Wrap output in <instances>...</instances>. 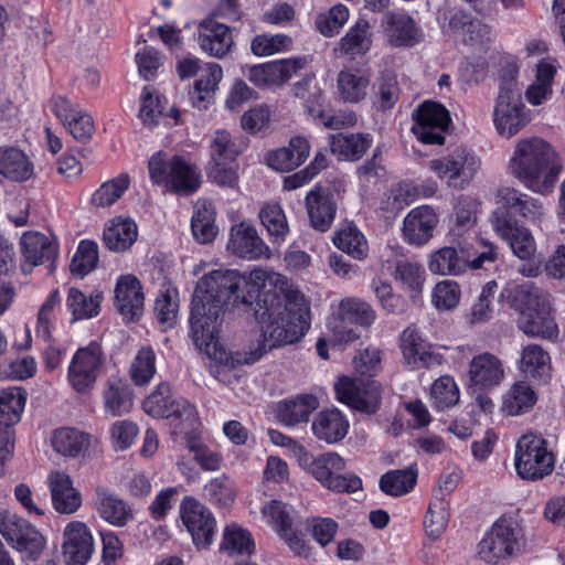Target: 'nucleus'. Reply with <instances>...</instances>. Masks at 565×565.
<instances>
[{
  "mask_svg": "<svg viewBox=\"0 0 565 565\" xmlns=\"http://www.w3.org/2000/svg\"><path fill=\"white\" fill-rule=\"evenodd\" d=\"M282 278L255 267L213 270L194 290L190 335L196 349L232 366L253 364L282 343Z\"/></svg>",
  "mask_w": 565,
  "mask_h": 565,
  "instance_id": "f257e3e1",
  "label": "nucleus"
},
{
  "mask_svg": "<svg viewBox=\"0 0 565 565\" xmlns=\"http://www.w3.org/2000/svg\"><path fill=\"white\" fill-rule=\"evenodd\" d=\"M562 168L557 152L540 137L520 139L508 166L521 184L542 195L553 191Z\"/></svg>",
  "mask_w": 565,
  "mask_h": 565,
  "instance_id": "f03ea898",
  "label": "nucleus"
},
{
  "mask_svg": "<svg viewBox=\"0 0 565 565\" xmlns=\"http://www.w3.org/2000/svg\"><path fill=\"white\" fill-rule=\"evenodd\" d=\"M285 448L306 471L323 487L335 492H355L362 488L361 479L354 473L343 475L345 460L337 452L329 451L312 456L302 445L285 436Z\"/></svg>",
  "mask_w": 565,
  "mask_h": 565,
  "instance_id": "7ed1b4c3",
  "label": "nucleus"
},
{
  "mask_svg": "<svg viewBox=\"0 0 565 565\" xmlns=\"http://www.w3.org/2000/svg\"><path fill=\"white\" fill-rule=\"evenodd\" d=\"M493 231L508 243L513 254L523 263L518 271L524 277L542 274L544 257L536 253V243L529 228L519 225L507 210H495L490 218Z\"/></svg>",
  "mask_w": 565,
  "mask_h": 565,
  "instance_id": "20e7f679",
  "label": "nucleus"
},
{
  "mask_svg": "<svg viewBox=\"0 0 565 565\" xmlns=\"http://www.w3.org/2000/svg\"><path fill=\"white\" fill-rule=\"evenodd\" d=\"M507 74V76L503 74L500 79L492 119L497 132L510 139L531 122L532 115L522 100L515 70H508Z\"/></svg>",
  "mask_w": 565,
  "mask_h": 565,
  "instance_id": "39448f33",
  "label": "nucleus"
},
{
  "mask_svg": "<svg viewBox=\"0 0 565 565\" xmlns=\"http://www.w3.org/2000/svg\"><path fill=\"white\" fill-rule=\"evenodd\" d=\"M153 184L183 194L195 192L201 185L199 168L182 156L156 152L148 162Z\"/></svg>",
  "mask_w": 565,
  "mask_h": 565,
  "instance_id": "423d86ee",
  "label": "nucleus"
},
{
  "mask_svg": "<svg viewBox=\"0 0 565 565\" xmlns=\"http://www.w3.org/2000/svg\"><path fill=\"white\" fill-rule=\"evenodd\" d=\"M527 542L519 524L499 519L478 544V556L490 565L514 558L526 551Z\"/></svg>",
  "mask_w": 565,
  "mask_h": 565,
  "instance_id": "0eeeda50",
  "label": "nucleus"
},
{
  "mask_svg": "<svg viewBox=\"0 0 565 565\" xmlns=\"http://www.w3.org/2000/svg\"><path fill=\"white\" fill-rule=\"evenodd\" d=\"M514 467L518 476L526 481H539L551 475L555 456L548 441L541 435H523L515 445Z\"/></svg>",
  "mask_w": 565,
  "mask_h": 565,
  "instance_id": "6e6552de",
  "label": "nucleus"
},
{
  "mask_svg": "<svg viewBox=\"0 0 565 565\" xmlns=\"http://www.w3.org/2000/svg\"><path fill=\"white\" fill-rule=\"evenodd\" d=\"M376 312L366 301L360 298H344L340 301L339 311L328 320L327 327L332 334V345L347 344L360 338L358 327L369 328L374 323Z\"/></svg>",
  "mask_w": 565,
  "mask_h": 565,
  "instance_id": "1a4fd4ad",
  "label": "nucleus"
},
{
  "mask_svg": "<svg viewBox=\"0 0 565 565\" xmlns=\"http://www.w3.org/2000/svg\"><path fill=\"white\" fill-rule=\"evenodd\" d=\"M105 354L97 341L78 348L67 367V382L78 394L92 392L103 372Z\"/></svg>",
  "mask_w": 565,
  "mask_h": 565,
  "instance_id": "9d476101",
  "label": "nucleus"
},
{
  "mask_svg": "<svg viewBox=\"0 0 565 565\" xmlns=\"http://www.w3.org/2000/svg\"><path fill=\"white\" fill-rule=\"evenodd\" d=\"M337 399L350 408L366 414H375L382 403L383 387L374 379L343 375L334 384Z\"/></svg>",
  "mask_w": 565,
  "mask_h": 565,
  "instance_id": "9b49d317",
  "label": "nucleus"
},
{
  "mask_svg": "<svg viewBox=\"0 0 565 565\" xmlns=\"http://www.w3.org/2000/svg\"><path fill=\"white\" fill-rule=\"evenodd\" d=\"M0 534L12 547L32 559L40 556L45 545L42 534L29 521L10 511L0 512Z\"/></svg>",
  "mask_w": 565,
  "mask_h": 565,
  "instance_id": "f8f14e48",
  "label": "nucleus"
},
{
  "mask_svg": "<svg viewBox=\"0 0 565 565\" xmlns=\"http://www.w3.org/2000/svg\"><path fill=\"white\" fill-rule=\"evenodd\" d=\"M143 411L152 417L173 418L193 428L196 424L195 407L183 398L172 396L168 383H160L142 403Z\"/></svg>",
  "mask_w": 565,
  "mask_h": 565,
  "instance_id": "ddd939ff",
  "label": "nucleus"
},
{
  "mask_svg": "<svg viewBox=\"0 0 565 565\" xmlns=\"http://www.w3.org/2000/svg\"><path fill=\"white\" fill-rule=\"evenodd\" d=\"M311 302L285 279V345L299 342L311 327Z\"/></svg>",
  "mask_w": 565,
  "mask_h": 565,
  "instance_id": "4468645a",
  "label": "nucleus"
},
{
  "mask_svg": "<svg viewBox=\"0 0 565 565\" xmlns=\"http://www.w3.org/2000/svg\"><path fill=\"white\" fill-rule=\"evenodd\" d=\"M413 134L426 145H443L445 132L451 118L449 111L439 103L426 100L413 113Z\"/></svg>",
  "mask_w": 565,
  "mask_h": 565,
  "instance_id": "2eb2a0df",
  "label": "nucleus"
},
{
  "mask_svg": "<svg viewBox=\"0 0 565 565\" xmlns=\"http://www.w3.org/2000/svg\"><path fill=\"white\" fill-rule=\"evenodd\" d=\"M180 516L196 547L206 548L212 544L216 522L204 504L193 497H184L180 504Z\"/></svg>",
  "mask_w": 565,
  "mask_h": 565,
  "instance_id": "dca6fc26",
  "label": "nucleus"
},
{
  "mask_svg": "<svg viewBox=\"0 0 565 565\" xmlns=\"http://www.w3.org/2000/svg\"><path fill=\"white\" fill-rule=\"evenodd\" d=\"M428 166L440 179H461L469 182L480 168V159L467 149L460 148L450 154L430 160Z\"/></svg>",
  "mask_w": 565,
  "mask_h": 565,
  "instance_id": "f3484780",
  "label": "nucleus"
},
{
  "mask_svg": "<svg viewBox=\"0 0 565 565\" xmlns=\"http://www.w3.org/2000/svg\"><path fill=\"white\" fill-rule=\"evenodd\" d=\"M381 28L388 44L394 47H412L423 39L422 29L416 21L402 11L385 12Z\"/></svg>",
  "mask_w": 565,
  "mask_h": 565,
  "instance_id": "a211bd4d",
  "label": "nucleus"
},
{
  "mask_svg": "<svg viewBox=\"0 0 565 565\" xmlns=\"http://www.w3.org/2000/svg\"><path fill=\"white\" fill-rule=\"evenodd\" d=\"M63 555L67 565H85L94 552L93 535L82 521H71L63 531Z\"/></svg>",
  "mask_w": 565,
  "mask_h": 565,
  "instance_id": "6ab92c4d",
  "label": "nucleus"
},
{
  "mask_svg": "<svg viewBox=\"0 0 565 565\" xmlns=\"http://www.w3.org/2000/svg\"><path fill=\"white\" fill-rule=\"evenodd\" d=\"M306 209L311 226L319 232H327L332 226L338 204L329 186L315 185L306 195Z\"/></svg>",
  "mask_w": 565,
  "mask_h": 565,
  "instance_id": "aec40b11",
  "label": "nucleus"
},
{
  "mask_svg": "<svg viewBox=\"0 0 565 565\" xmlns=\"http://www.w3.org/2000/svg\"><path fill=\"white\" fill-rule=\"evenodd\" d=\"M51 109L76 140L86 141L93 136V118L77 104L64 96H57L52 99Z\"/></svg>",
  "mask_w": 565,
  "mask_h": 565,
  "instance_id": "412c9836",
  "label": "nucleus"
},
{
  "mask_svg": "<svg viewBox=\"0 0 565 565\" xmlns=\"http://www.w3.org/2000/svg\"><path fill=\"white\" fill-rule=\"evenodd\" d=\"M227 249L232 254L248 260L268 256L269 252L268 246L259 237L255 226L247 222H241L232 226Z\"/></svg>",
  "mask_w": 565,
  "mask_h": 565,
  "instance_id": "4be33fe9",
  "label": "nucleus"
},
{
  "mask_svg": "<svg viewBox=\"0 0 565 565\" xmlns=\"http://www.w3.org/2000/svg\"><path fill=\"white\" fill-rule=\"evenodd\" d=\"M22 264L21 269L29 274L35 266L53 262L57 255V245L49 236L39 232L24 233L20 239Z\"/></svg>",
  "mask_w": 565,
  "mask_h": 565,
  "instance_id": "5701e85b",
  "label": "nucleus"
},
{
  "mask_svg": "<svg viewBox=\"0 0 565 565\" xmlns=\"http://www.w3.org/2000/svg\"><path fill=\"white\" fill-rule=\"evenodd\" d=\"M469 381L475 390L498 386L504 377L502 361L494 354L483 352L472 358L469 364Z\"/></svg>",
  "mask_w": 565,
  "mask_h": 565,
  "instance_id": "b1692460",
  "label": "nucleus"
},
{
  "mask_svg": "<svg viewBox=\"0 0 565 565\" xmlns=\"http://www.w3.org/2000/svg\"><path fill=\"white\" fill-rule=\"evenodd\" d=\"M141 285L134 275H121L115 287V306L127 321L137 319L143 309Z\"/></svg>",
  "mask_w": 565,
  "mask_h": 565,
  "instance_id": "393cba45",
  "label": "nucleus"
},
{
  "mask_svg": "<svg viewBox=\"0 0 565 565\" xmlns=\"http://www.w3.org/2000/svg\"><path fill=\"white\" fill-rule=\"evenodd\" d=\"M518 327L531 337L556 338L558 327L552 316L551 299L543 300L537 307L523 311L518 319Z\"/></svg>",
  "mask_w": 565,
  "mask_h": 565,
  "instance_id": "a878e982",
  "label": "nucleus"
},
{
  "mask_svg": "<svg viewBox=\"0 0 565 565\" xmlns=\"http://www.w3.org/2000/svg\"><path fill=\"white\" fill-rule=\"evenodd\" d=\"M437 224L438 216L430 206L415 207L404 218V238L412 245H424L433 237Z\"/></svg>",
  "mask_w": 565,
  "mask_h": 565,
  "instance_id": "bb28decb",
  "label": "nucleus"
},
{
  "mask_svg": "<svg viewBox=\"0 0 565 565\" xmlns=\"http://www.w3.org/2000/svg\"><path fill=\"white\" fill-rule=\"evenodd\" d=\"M198 42L203 52L217 58L224 57L234 44L230 28L215 20H205L200 24Z\"/></svg>",
  "mask_w": 565,
  "mask_h": 565,
  "instance_id": "cd10ccee",
  "label": "nucleus"
},
{
  "mask_svg": "<svg viewBox=\"0 0 565 565\" xmlns=\"http://www.w3.org/2000/svg\"><path fill=\"white\" fill-rule=\"evenodd\" d=\"M52 504L56 512L62 514L75 513L82 505L79 493L73 487L66 472L52 471L47 477Z\"/></svg>",
  "mask_w": 565,
  "mask_h": 565,
  "instance_id": "c85d7f7f",
  "label": "nucleus"
},
{
  "mask_svg": "<svg viewBox=\"0 0 565 565\" xmlns=\"http://www.w3.org/2000/svg\"><path fill=\"white\" fill-rule=\"evenodd\" d=\"M53 449L65 457H79L97 445V438L83 430L62 427L55 429L51 437Z\"/></svg>",
  "mask_w": 565,
  "mask_h": 565,
  "instance_id": "c756f323",
  "label": "nucleus"
},
{
  "mask_svg": "<svg viewBox=\"0 0 565 565\" xmlns=\"http://www.w3.org/2000/svg\"><path fill=\"white\" fill-rule=\"evenodd\" d=\"M349 428L348 418L337 408L319 412L311 424L315 437L329 445L341 441Z\"/></svg>",
  "mask_w": 565,
  "mask_h": 565,
  "instance_id": "7c9ffc66",
  "label": "nucleus"
},
{
  "mask_svg": "<svg viewBox=\"0 0 565 565\" xmlns=\"http://www.w3.org/2000/svg\"><path fill=\"white\" fill-rule=\"evenodd\" d=\"M498 198L505 207L514 210L529 222L539 225L545 222V209L540 200L513 188L500 189Z\"/></svg>",
  "mask_w": 565,
  "mask_h": 565,
  "instance_id": "2f4dec72",
  "label": "nucleus"
},
{
  "mask_svg": "<svg viewBox=\"0 0 565 565\" xmlns=\"http://www.w3.org/2000/svg\"><path fill=\"white\" fill-rule=\"evenodd\" d=\"M501 297L505 299L511 308L519 311L520 316L523 311L535 308L543 300L551 298L547 292L534 286L531 281H509L501 291Z\"/></svg>",
  "mask_w": 565,
  "mask_h": 565,
  "instance_id": "473e14b6",
  "label": "nucleus"
},
{
  "mask_svg": "<svg viewBox=\"0 0 565 565\" xmlns=\"http://www.w3.org/2000/svg\"><path fill=\"white\" fill-rule=\"evenodd\" d=\"M95 507L99 516L114 526L122 527L134 519L131 508L105 488L96 489Z\"/></svg>",
  "mask_w": 565,
  "mask_h": 565,
  "instance_id": "72a5a7b5",
  "label": "nucleus"
},
{
  "mask_svg": "<svg viewBox=\"0 0 565 565\" xmlns=\"http://www.w3.org/2000/svg\"><path fill=\"white\" fill-rule=\"evenodd\" d=\"M34 173V167L29 157L18 147H0V175L14 181L23 182Z\"/></svg>",
  "mask_w": 565,
  "mask_h": 565,
  "instance_id": "f704fd0d",
  "label": "nucleus"
},
{
  "mask_svg": "<svg viewBox=\"0 0 565 565\" xmlns=\"http://www.w3.org/2000/svg\"><path fill=\"white\" fill-rule=\"evenodd\" d=\"M104 409L111 416L127 414L134 402L129 386L119 377L110 376L103 391Z\"/></svg>",
  "mask_w": 565,
  "mask_h": 565,
  "instance_id": "c9c22d12",
  "label": "nucleus"
},
{
  "mask_svg": "<svg viewBox=\"0 0 565 565\" xmlns=\"http://www.w3.org/2000/svg\"><path fill=\"white\" fill-rule=\"evenodd\" d=\"M222 77V67L216 63H207L200 78L195 81L193 90L190 92L192 105L200 110L207 109Z\"/></svg>",
  "mask_w": 565,
  "mask_h": 565,
  "instance_id": "e433bc0d",
  "label": "nucleus"
},
{
  "mask_svg": "<svg viewBox=\"0 0 565 565\" xmlns=\"http://www.w3.org/2000/svg\"><path fill=\"white\" fill-rule=\"evenodd\" d=\"M371 75L366 71H341L338 75V92L344 103L358 104L365 99Z\"/></svg>",
  "mask_w": 565,
  "mask_h": 565,
  "instance_id": "4c0bfd02",
  "label": "nucleus"
},
{
  "mask_svg": "<svg viewBox=\"0 0 565 565\" xmlns=\"http://www.w3.org/2000/svg\"><path fill=\"white\" fill-rule=\"evenodd\" d=\"M371 46L372 33L370 31V23L366 20H359L341 38L335 51L355 58L356 56L365 55Z\"/></svg>",
  "mask_w": 565,
  "mask_h": 565,
  "instance_id": "58836bf2",
  "label": "nucleus"
},
{
  "mask_svg": "<svg viewBox=\"0 0 565 565\" xmlns=\"http://www.w3.org/2000/svg\"><path fill=\"white\" fill-rule=\"evenodd\" d=\"M369 134H334L330 136V149L341 160H359L371 147Z\"/></svg>",
  "mask_w": 565,
  "mask_h": 565,
  "instance_id": "ea45409f",
  "label": "nucleus"
},
{
  "mask_svg": "<svg viewBox=\"0 0 565 565\" xmlns=\"http://www.w3.org/2000/svg\"><path fill=\"white\" fill-rule=\"evenodd\" d=\"M137 236V225L132 220L115 218L105 227L103 239L110 250L124 252L135 243Z\"/></svg>",
  "mask_w": 565,
  "mask_h": 565,
  "instance_id": "a19ab883",
  "label": "nucleus"
},
{
  "mask_svg": "<svg viewBox=\"0 0 565 565\" xmlns=\"http://www.w3.org/2000/svg\"><path fill=\"white\" fill-rule=\"evenodd\" d=\"M191 228L199 243L206 244L216 237L218 230L215 225V207L212 202L206 200L196 202L191 218Z\"/></svg>",
  "mask_w": 565,
  "mask_h": 565,
  "instance_id": "79ce46f5",
  "label": "nucleus"
},
{
  "mask_svg": "<svg viewBox=\"0 0 565 565\" xmlns=\"http://www.w3.org/2000/svg\"><path fill=\"white\" fill-rule=\"evenodd\" d=\"M430 273L440 276H458L466 271L465 253L460 256L455 247L444 246L434 250L428 258Z\"/></svg>",
  "mask_w": 565,
  "mask_h": 565,
  "instance_id": "37998d69",
  "label": "nucleus"
},
{
  "mask_svg": "<svg viewBox=\"0 0 565 565\" xmlns=\"http://www.w3.org/2000/svg\"><path fill=\"white\" fill-rule=\"evenodd\" d=\"M372 104L381 111L392 109L399 99L401 88L392 71H383L372 86Z\"/></svg>",
  "mask_w": 565,
  "mask_h": 565,
  "instance_id": "c03bdc74",
  "label": "nucleus"
},
{
  "mask_svg": "<svg viewBox=\"0 0 565 565\" xmlns=\"http://www.w3.org/2000/svg\"><path fill=\"white\" fill-rule=\"evenodd\" d=\"M401 349L408 364L415 367L429 366L435 356L427 350L425 341L414 327L406 328L401 335Z\"/></svg>",
  "mask_w": 565,
  "mask_h": 565,
  "instance_id": "a18cd8bd",
  "label": "nucleus"
},
{
  "mask_svg": "<svg viewBox=\"0 0 565 565\" xmlns=\"http://www.w3.org/2000/svg\"><path fill=\"white\" fill-rule=\"evenodd\" d=\"M536 399L533 387L525 381H519L505 393L502 409L509 416H518L532 409Z\"/></svg>",
  "mask_w": 565,
  "mask_h": 565,
  "instance_id": "49530a36",
  "label": "nucleus"
},
{
  "mask_svg": "<svg viewBox=\"0 0 565 565\" xmlns=\"http://www.w3.org/2000/svg\"><path fill=\"white\" fill-rule=\"evenodd\" d=\"M103 295L98 291L84 294L77 288H70L66 299L68 311L73 316V320L92 319L100 311Z\"/></svg>",
  "mask_w": 565,
  "mask_h": 565,
  "instance_id": "de8ad7c7",
  "label": "nucleus"
},
{
  "mask_svg": "<svg viewBox=\"0 0 565 565\" xmlns=\"http://www.w3.org/2000/svg\"><path fill=\"white\" fill-rule=\"evenodd\" d=\"M440 26L447 34L469 35L471 40L482 34L481 22L462 10H448L440 17Z\"/></svg>",
  "mask_w": 565,
  "mask_h": 565,
  "instance_id": "09e8293b",
  "label": "nucleus"
},
{
  "mask_svg": "<svg viewBox=\"0 0 565 565\" xmlns=\"http://www.w3.org/2000/svg\"><path fill=\"white\" fill-rule=\"evenodd\" d=\"M312 83L313 75H306L301 81L292 84L291 93L288 97V102L290 103L300 100L306 114L310 117H312L326 102L322 90L318 86L312 85Z\"/></svg>",
  "mask_w": 565,
  "mask_h": 565,
  "instance_id": "8fccbe9b",
  "label": "nucleus"
},
{
  "mask_svg": "<svg viewBox=\"0 0 565 565\" xmlns=\"http://www.w3.org/2000/svg\"><path fill=\"white\" fill-rule=\"evenodd\" d=\"M417 469L409 466L405 469L391 470L380 478V489L388 495L401 497L408 493L416 484Z\"/></svg>",
  "mask_w": 565,
  "mask_h": 565,
  "instance_id": "3c124183",
  "label": "nucleus"
},
{
  "mask_svg": "<svg viewBox=\"0 0 565 565\" xmlns=\"http://www.w3.org/2000/svg\"><path fill=\"white\" fill-rule=\"evenodd\" d=\"M220 548L228 555H250L255 551V542L248 530L231 523L223 530Z\"/></svg>",
  "mask_w": 565,
  "mask_h": 565,
  "instance_id": "603ef678",
  "label": "nucleus"
},
{
  "mask_svg": "<svg viewBox=\"0 0 565 565\" xmlns=\"http://www.w3.org/2000/svg\"><path fill=\"white\" fill-rule=\"evenodd\" d=\"M449 521V501L445 497L434 494L429 503L424 526L431 540H438L446 531Z\"/></svg>",
  "mask_w": 565,
  "mask_h": 565,
  "instance_id": "864d4df0",
  "label": "nucleus"
},
{
  "mask_svg": "<svg viewBox=\"0 0 565 565\" xmlns=\"http://www.w3.org/2000/svg\"><path fill=\"white\" fill-rule=\"evenodd\" d=\"M318 407L319 399L313 394H299L285 401V426L308 423Z\"/></svg>",
  "mask_w": 565,
  "mask_h": 565,
  "instance_id": "5fc2aeb1",
  "label": "nucleus"
},
{
  "mask_svg": "<svg viewBox=\"0 0 565 565\" xmlns=\"http://www.w3.org/2000/svg\"><path fill=\"white\" fill-rule=\"evenodd\" d=\"M551 367V358L539 344H529L523 348L520 360V370L530 377H542Z\"/></svg>",
  "mask_w": 565,
  "mask_h": 565,
  "instance_id": "6e6d98bb",
  "label": "nucleus"
},
{
  "mask_svg": "<svg viewBox=\"0 0 565 565\" xmlns=\"http://www.w3.org/2000/svg\"><path fill=\"white\" fill-rule=\"evenodd\" d=\"M333 244L355 259H364L367 256L369 246L364 235L354 225L335 232Z\"/></svg>",
  "mask_w": 565,
  "mask_h": 565,
  "instance_id": "4d7b16f0",
  "label": "nucleus"
},
{
  "mask_svg": "<svg viewBox=\"0 0 565 565\" xmlns=\"http://www.w3.org/2000/svg\"><path fill=\"white\" fill-rule=\"evenodd\" d=\"M245 75L257 87H278L282 83V60L249 66Z\"/></svg>",
  "mask_w": 565,
  "mask_h": 565,
  "instance_id": "13d9d810",
  "label": "nucleus"
},
{
  "mask_svg": "<svg viewBox=\"0 0 565 565\" xmlns=\"http://www.w3.org/2000/svg\"><path fill=\"white\" fill-rule=\"evenodd\" d=\"M25 395L18 387H9L0 392V423L10 426L21 419L25 406Z\"/></svg>",
  "mask_w": 565,
  "mask_h": 565,
  "instance_id": "bf43d9fd",
  "label": "nucleus"
},
{
  "mask_svg": "<svg viewBox=\"0 0 565 565\" xmlns=\"http://www.w3.org/2000/svg\"><path fill=\"white\" fill-rule=\"evenodd\" d=\"M465 253V260H467V268L481 269L488 268V265H493L498 257V247L483 238H476L469 247L462 249Z\"/></svg>",
  "mask_w": 565,
  "mask_h": 565,
  "instance_id": "052dcab7",
  "label": "nucleus"
},
{
  "mask_svg": "<svg viewBox=\"0 0 565 565\" xmlns=\"http://www.w3.org/2000/svg\"><path fill=\"white\" fill-rule=\"evenodd\" d=\"M245 145L237 143L231 134L224 129L214 131L210 142V161H235Z\"/></svg>",
  "mask_w": 565,
  "mask_h": 565,
  "instance_id": "680f3d73",
  "label": "nucleus"
},
{
  "mask_svg": "<svg viewBox=\"0 0 565 565\" xmlns=\"http://www.w3.org/2000/svg\"><path fill=\"white\" fill-rule=\"evenodd\" d=\"M203 495L211 504L227 508L234 502L236 491L233 481L221 475L204 484Z\"/></svg>",
  "mask_w": 565,
  "mask_h": 565,
  "instance_id": "e2e57ef3",
  "label": "nucleus"
},
{
  "mask_svg": "<svg viewBox=\"0 0 565 565\" xmlns=\"http://www.w3.org/2000/svg\"><path fill=\"white\" fill-rule=\"evenodd\" d=\"M157 372L156 353L150 347H142L134 358L129 374L137 386L148 384Z\"/></svg>",
  "mask_w": 565,
  "mask_h": 565,
  "instance_id": "0e129e2a",
  "label": "nucleus"
},
{
  "mask_svg": "<svg viewBox=\"0 0 565 565\" xmlns=\"http://www.w3.org/2000/svg\"><path fill=\"white\" fill-rule=\"evenodd\" d=\"M424 275V269L416 263L407 260H398L396 263L394 277L402 282L413 300H416L422 292L425 280Z\"/></svg>",
  "mask_w": 565,
  "mask_h": 565,
  "instance_id": "69168bd1",
  "label": "nucleus"
},
{
  "mask_svg": "<svg viewBox=\"0 0 565 565\" xmlns=\"http://www.w3.org/2000/svg\"><path fill=\"white\" fill-rule=\"evenodd\" d=\"M166 106L167 99L156 89L147 86L140 97L139 118L147 126H156L163 116Z\"/></svg>",
  "mask_w": 565,
  "mask_h": 565,
  "instance_id": "338daca9",
  "label": "nucleus"
},
{
  "mask_svg": "<svg viewBox=\"0 0 565 565\" xmlns=\"http://www.w3.org/2000/svg\"><path fill=\"white\" fill-rule=\"evenodd\" d=\"M129 177L121 173L118 177L104 182L92 195L90 202L98 207L113 205L129 188Z\"/></svg>",
  "mask_w": 565,
  "mask_h": 565,
  "instance_id": "774afa93",
  "label": "nucleus"
}]
</instances>
